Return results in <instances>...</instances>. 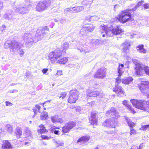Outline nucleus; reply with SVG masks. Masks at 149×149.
I'll use <instances>...</instances> for the list:
<instances>
[{"label": "nucleus", "instance_id": "nucleus-30", "mask_svg": "<svg viewBox=\"0 0 149 149\" xmlns=\"http://www.w3.org/2000/svg\"><path fill=\"white\" fill-rule=\"evenodd\" d=\"M144 2L143 1L139 2L134 7V8L131 9L132 11H134L136 10L137 8L142 5L143 3Z\"/></svg>", "mask_w": 149, "mask_h": 149}, {"label": "nucleus", "instance_id": "nucleus-21", "mask_svg": "<svg viewBox=\"0 0 149 149\" xmlns=\"http://www.w3.org/2000/svg\"><path fill=\"white\" fill-rule=\"evenodd\" d=\"M73 13H77L82 11L84 8L83 6H79L72 7Z\"/></svg>", "mask_w": 149, "mask_h": 149}, {"label": "nucleus", "instance_id": "nucleus-29", "mask_svg": "<svg viewBox=\"0 0 149 149\" xmlns=\"http://www.w3.org/2000/svg\"><path fill=\"white\" fill-rule=\"evenodd\" d=\"M116 109L115 108L111 107L110 110L106 111V114L107 115H109L111 113H116Z\"/></svg>", "mask_w": 149, "mask_h": 149}, {"label": "nucleus", "instance_id": "nucleus-42", "mask_svg": "<svg viewBox=\"0 0 149 149\" xmlns=\"http://www.w3.org/2000/svg\"><path fill=\"white\" fill-rule=\"evenodd\" d=\"M67 95V93L66 92H63L61 93L60 94V95L59 97V98L62 99H63Z\"/></svg>", "mask_w": 149, "mask_h": 149}, {"label": "nucleus", "instance_id": "nucleus-32", "mask_svg": "<svg viewBox=\"0 0 149 149\" xmlns=\"http://www.w3.org/2000/svg\"><path fill=\"white\" fill-rule=\"evenodd\" d=\"M127 124L130 129L133 128L136 125V124L131 121H127Z\"/></svg>", "mask_w": 149, "mask_h": 149}, {"label": "nucleus", "instance_id": "nucleus-40", "mask_svg": "<svg viewBox=\"0 0 149 149\" xmlns=\"http://www.w3.org/2000/svg\"><path fill=\"white\" fill-rule=\"evenodd\" d=\"M130 135H135L137 134V132L136 130L133 128L130 129Z\"/></svg>", "mask_w": 149, "mask_h": 149}, {"label": "nucleus", "instance_id": "nucleus-48", "mask_svg": "<svg viewBox=\"0 0 149 149\" xmlns=\"http://www.w3.org/2000/svg\"><path fill=\"white\" fill-rule=\"evenodd\" d=\"M143 6L145 9L149 8V3H146L143 4Z\"/></svg>", "mask_w": 149, "mask_h": 149}, {"label": "nucleus", "instance_id": "nucleus-37", "mask_svg": "<svg viewBox=\"0 0 149 149\" xmlns=\"http://www.w3.org/2000/svg\"><path fill=\"white\" fill-rule=\"evenodd\" d=\"M16 136L17 137H19L22 134V132L21 130L18 129H16L15 132Z\"/></svg>", "mask_w": 149, "mask_h": 149}, {"label": "nucleus", "instance_id": "nucleus-52", "mask_svg": "<svg viewBox=\"0 0 149 149\" xmlns=\"http://www.w3.org/2000/svg\"><path fill=\"white\" fill-rule=\"evenodd\" d=\"M57 74L58 75H61L62 74V70H59L57 71Z\"/></svg>", "mask_w": 149, "mask_h": 149}, {"label": "nucleus", "instance_id": "nucleus-13", "mask_svg": "<svg viewBox=\"0 0 149 149\" xmlns=\"http://www.w3.org/2000/svg\"><path fill=\"white\" fill-rule=\"evenodd\" d=\"M100 95V93L99 91L94 90H88L86 94L88 97H96L99 96Z\"/></svg>", "mask_w": 149, "mask_h": 149}, {"label": "nucleus", "instance_id": "nucleus-17", "mask_svg": "<svg viewBox=\"0 0 149 149\" xmlns=\"http://www.w3.org/2000/svg\"><path fill=\"white\" fill-rule=\"evenodd\" d=\"M133 80V78L131 76L124 77L122 79V83L125 84H128Z\"/></svg>", "mask_w": 149, "mask_h": 149}, {"label": "nucleus", "instance_id": "nucleus-56", "mask_svg": "<svg viewBox=\"0 0 149 149\" xmlns=\"http://www.w3.org/2000/svg\"><path fill=\"white\" fill-rule=\"evenodd\" d=\"M3 7V4L1 1H0V10L2 9Z\"/></svg>", "mask_w": 149, "mask_h": 149}, {"label": "nucleus", "instance_id": "nucleus-5", "mask_svg": "<svg viewBox=\"0 0 149 149\" xmlns=\"http://www.w3.org/2000/svg\"><path fill=\"white\" fill-rule=\"evenodd\" d=\"M137 87L142 93L146 94L147 98H149V82L142 81L138 84Z\"/></svg>", "mask_w": 149, "mask_h": 149}, {"label": "nucleus", "instance_id": "nucleus-7", "mask_svg": "<svg viewBox=\"0 0 149 149\" xmlns=\"http://www.w3.org/2000/svg\"><path fill=\"white\" fill-rule=\"evenodd\" d=\"M123 32V29H122L119 26H117L107 30L106 33L108 36L112 37L114 35L120 34Z\"/></svg>", "mask_w": 149, "mask_h": 149}, {"label": "nucleus", "instance_id": "nucleus-47", "mask_svg": "<svg viewBox=\"0 0 149 149\" xmlns=\"http://www.w3.org/2000/svg\"><path fill=\"white\" fill-rule=\"evenodd\" d=\"M128 102L127 101L125 100L123 101V104L126 107L129 105Z\"/></svg>", "mask_w": 149, "mask_h": 149}, {"label": "nucleus", "instance_id": "nucleus-41", "mask_svg": "<svg viewBox=\"0 0 149 149\" xmlns=\"http://www.w3.org/2000/svg\"><path fill=\"white\" fill-rule=\"evenodd\" d=\"M40 137L42 139L44 140H49L50 139H51L52 137L51 136H48L46 135L41 134Z\"/></svg>", "mask_w": 149, "mask_h": 149}, {"label": "nucleus", "instance_id": "nucleus-57", "mask_svg": "<svg viewBox=\"0 0 149 149\" xmlns=\"http://www.w3.org/2000/svg\"><path fill=\"white\" fill-rule=\"evenodd\" d=\"M33 111L34 113H35L34 115H36L37 114V110L36 109H33Z\"/></svg>", "mask_w": 149, "mask_h": 149}, {"label": "nucleus", "instance_id": "nucleus-49", "mask_svg": "<svg viewBox=\"0 0 149 149\" xmlns=\"http://www.w3.org/2000/svg\"><path fill=\"white\" fill-rule=\"evenodd\" d=\"M35 107L38 109L39 112H40V109L41 108L40 106L38 104H36L35 105Z\"/></svg>", "mask_w": 149, "mask_h": 149}, {"label": "nucleus", "instance_id": "nucleus-23", "mask_svg": "<svg viewBox=\"0 0 149 149\" xmlns=\"http://www.w3.org/2000/svg\"><path fill=\"white\" fill-rule=\"evenodd\" d=\"M19 45L18 42L16 40H13L11 41L10 47L12 49H14L15 47H18Z\"/></svg>", "mask_w": 149, "mask_h": 149}, {"label": "nucleus", "instance_id": "nucleus-28", "mask_svg": "<svg viewBox=\"0 0 149 149\" xmlns=\"http://www.w3.org/2000/svg\"><path fill=\"white\" fill-rule=\"evenodd\" d=\"M48 118V115L47 113L46 112H43V114H41L40 116V119L41 120H45L47 119Z\"/></svg>", "mask_w": 149, "mask_h": 149}, {"label": "nucleus", "instance_id": "nucleus-25", "mask_svg": "<svg viewBox=\"0 0 149 149\" xmlns=\"http://www.w3.org/2000/svg\"><path fill=\"white\" fill-rule=\"evenodd\" d=\"M98 118L97 113L92 112L91 113L90 116L88 118V120L98 119Z\"/></svg>", "mask_w": 149, "mask_h": 149}, {"label": "nucleus", "instance_id": "nucleus-14", "mask_svg": "<svg viewBox=\"0 0 149 149\" xmlns=\"http://www.w3.org/2000/svg\"><path fill=\"white\" fill-rule=\"evenodd\" d=\"M111 121L110 119H106L102 123V125L104 127H109V128L115 129L116 128V126L113 125H110Z\"/></svg>", "mask_w": 149, "mask_h": 149}, {"label": "nucleus", "instance_id": "nucleus-18", "mask_svg": "<svg viewBox=\"0 0 149 149\" xmlns=\"http://www.w3.org/2000/svg\"><path fill=\"white\" fill-rule=\"evenodd\" d=\"M90 139V137L89 136H82L79 138L77 142L81 143L82 142H85L88 141Z\"/></svg>", "mask_w": 149, "mask_h": 149}, {"label": "nucleus", "instance_id": "nucleus-53", "mask_svg": "<svg viewBox=\"0 0 149 149\" xmlns=\"http://www.w3.org/2000/svg\"><path fill=\"white\" fill-rule=\"evenodd\" d=\"M29 33H26L24 34V38L25 39H26L28 38V37L29 36Z\"/></svg>", "mask_w": 149, "mask_h": 149}, {"label": "nucleus", "instance_id": "nucleus-33", "mask_svg": "<svg viewBox=\"0 0 149 149\" xmlns=\"http://www.w3.org/2000/svg\"><path fill=\"white\" fill-rule=\"evenodd\" d=\"M70 129L65 125L62 127V132L63 133L65 134L68 133L70 132Z\"/></svg>", "mask_w": 149, "mask_h": 149}, {"label": "nucleus", "instance_id": "nucleus-36", "mask_svg": "<svg viewBox=\"0 0 149 149\" xmlns=\"http://www.w3.org/2000/svg\"><path fill=\"white\" fill-rule=\"evenodd\" d=\"M127 109L131 113L134 114L136 112L133 109L132 106L130 105H129L127 107Z\"/></svg>", "mask_w": 149, "mask_h": 149}, {"label": "nucleus", "instance_id": "nucleus-46", "mask_svg": "<svg viewBox=\"0 0 149 149\" xmlns=\"http://www.w3.org/2000/svg\"><path fill=\"white\" fill-rule=\"evenodd\" d=\"M130 149H141V145H140L139 147L136 146H133Z\"/></svg>", "mask_w": 149, "mask_h": 149}, {"label": "nucleus", "instance_id": "nucleus-4", "mask_svg": "<svg viewBox=\"0 0 149 149\" xmlns=\"http://www.w3.org/2000/svg\"><path fill=\"white\" fill-rule=\"evenodd\" d=\"M79 95V92L77 89L70 90L67 99L68 102L70 104L75 103L78 99Z\"/></svg>", "mask_w": 149, "mask_h": 149}, {"label": "nucleus", "instance_id": "nucleus-9", "mask_svg": "<svg viewBox=\"0 0 149 149\" xmlns=\"http://www.w3.org/2000/svg\"><path fill=\"white\" fill-rule=\"evenodd\" d=\"M135 74L138 76H142L144 74V69L142 65L140 63L136 62L134 68Z\"/></svg>", "mask_w": 149, "mask_h": 149}, {"label": "nucleus", "instance_id": "nucleus-15", "mask_svg": "<svg viewBox=\"0 0 149 149\" xmlns=\"http://www.w3.org/2000/svg\"><path fill=\"white\" fill-rule=\"evenodd\" d=\"M3 149H13V146L10 143L8 140L5 141L2 146Z\"/></svg>", "mask_w": 149, "mask_h": 149}, {"label": "nucleus", "instance_id": "nucleus-51", "mask_svg": "<svg viewBox=\"0 0 149 149\" xmlns=\"http://www.w3.org/2000/svg\"><path fill=\"white\" fill-rule=\"evenodd\" d=\"M24 52L23 49H21L20 51L19 55L20 56H22L24 54Z\"/></svg>", "mask_w": 149, "mask_h": 149}, {"label": "nucleus", "instance_id": "nucleus-10", "mask_svg": "<svg viewBox=\"0 0 149 149\" xmlns=\"http://www.w3.org/2000/svg\"><path fill=\"white\" fill-rule=\"evenodd\" d=\"M121 46L123 48L122 49V53L125 56H127L130 53V49L131 45L127 42H125L122 44Z\"/></svg>", "mask_w": 149, "mask_h": 149}, {"label": "nucleus", "instance_id": "nucleus-8", "mask_svg": "<svg viewBox=\"0 0 149 149\" xmlns=\"http://www.w3.org/2000/svg\"><path fill=\"white\" fill-rule=\"evenodd\" d=\"M107 69L101 68H98L94 74V77L97 79H103L107 74Z\"/></svg>", "mask_w": 149, "mask_h": 149}, {"label": "nucleus", "instance_id": "nucleus-34", "mask_svg": "<svg viewBox=\"0 0 149 149\" xmlns=\"http://www.w3.org/2000/svg\"><path fill=\"white\" fill-rule=\"evenodd\" d=\"M89 123L92 125L97 126L98 125L97 119L88 120Z\"/></svg>", "mask_w": 149, "mask_h": 149}, {"label": "nucleus", "instance_id": "nucleus-55", "mask_svg": "<svg viewBox=\"0 0 149 149\" xmlns=\"http://www.w3.org/2000/svg\"><path fill=\"white\" fill-rule=\"evenodd\" d=\"M6 106H10L12 105V103L11 102H9L8 101H6Z\"/></svg>", "mask_w": 149, "mask_h": 149}, {"label": "nucleus", "instance_id": "nucleus-39", "mask_svg": "<svg viewBox=\"0 0 149 149\" xmlns=\"http://www.w3.org/2000/svg\"><path fill=\"white\" fill-rule=\"evenodd\" d=\"M73 8H67L65 9L64 10V13L66 14L68 13H73Z\"/></svg>", "mask_w": 149, "mask_h": 149}, {"label": "nucleus", "instance_id": "nucleus-44", "mask_svg": "<svg viewBox=\"0 0 149 149\" xmlns=\"http://www.w3.org/2000/svg\"><path fill=\"white\" fill-rule=\"evenodd\" d=\"M58 118L56 116H54L51 118V120L53 123H56L57 122Z\"/></svg>", "mask_w": 149, "mask_h": 149}, {"label": "nucleus", "instance_id": "nucleus-31", "mask_svg": "<svg viewBox=\"0 0 149 149\" xmlns=\"http://www.w3.org/2000/svg\"><path fill=\"white\" fill-rule=\"evenodd\" d=\"M59 129V128H58L56 127L53 126L51 127V131L52 133L54 132V133L55 134L59 135V130H56L54 131V130Z\"/></svg>", "mask_w": 149, "mask_h": 149}, {"label": "nucleus", "instance_id": "nucleus-16", "mask_svg": "<svg viewBox=\"0 0 149 149\" xmlns=\"http://www.w3.org/2000/svg\"><path fill=\"white\" fill-rule=\"evenodd\" d=\"M39 128L37 130V131L38 133H39L41 134L48 132V130L46 128L45 126L42 124H41L39 126Z\"/></svg>", "mask_w": 149, "mask_h": 149}, {"label": "nucleus", "instance_id": "nucleus-27", "mask_svg": "<svg viewBox=\"0 0 149 149\" xmlns=\"http://www.w3.org/2000/svg\"><path fill=\"white\" fill-rule=\"evenodd\" d=\"M143 47V45H139L136 47V49L140 52L144 53L146 52V51L144 49Z\"/></svg>", "mask_w": 149, "mask_h": 149}, {"label": "nucleus", "instance_id": "nucleus-26", "mask_svg": "<svg viewBox=\"0 0 149 149\" xmlns=\"http://www.w3.org/2000/svg\"><path fill=\"white\" fill-rule=\"evenodd\" d=\"M122 75H120L119 74L118 75L117 77L115 79V85H118L121 82H122V79L121 77Z\"/></svg>", "mask_w": 149, "mask_h": 149}, {"label": "nucleus", "instance_id": "nucleus-59", "mask_svg": "<svg viewBox=\"0 0 149 149\" xmlns=\"http://www.w3.org/2000/svg\"><path fill=\"white\" fill-rule=\"evenodd\" d=\"M115 133V131H112V132H111V134H113V133Z\"/></svg>", "mask_w": 149, "mask_h": 149}, {"label": "nucleus", "instance_id": "nucleus-45", "mask_svg": "<svg viewBox=\"0 0 149 149\" xmlns=\"http://www.w3.org/2000/svg\"><path fill=\"white\" fill-rule=\"evenodd\" d=\"M7 131L8 132L10 133L12 132L13 131L12 127L11 126L9 125V126L7 127Z\"/></svg>", "mask_w": 149, "mask_h": 149}, {"label": "nucleus", "instance_id": "nucleus-2", "mask_svg": "<svg viewBox=\"0 0 149 149\" xmlns=\"http://www.w3.org/2000/svg\"><path fill=\"white\" fill-rule=\"evenodd\" d=\"M130 101L136 108L149 113V100L132 99Z\"/></svg>", "mask_w": 149, "mask_h": 149}, {"label": "nucleus", "instance_id": "nucleus-6", "mask_svg": "<svg viewBox=\"0 0 149 149\" xmlns=\"http://www.w3.org/2000/svg\"><path fill=\"white\" fill-rule=\"evenodd\" d=\"M51 4V2L50 0L40 1L36 6V10L38 12L43 11L50 7Z\"/></svg>", "mask_w": 149, "mask_h": 149}, {"label": "nucleus", "instance_id": "nucleus-11", "mask_svg": "<svg viewBox=\"0 0 149 149\" xmlns=\"http://www.w3.org/2000/svg\"><path fill=\"white\" fill-rule=\"evenodd\" d=\"M95 29V26L91 24H87L84 25L81 29V32L86 33L92 32Z\"/></svg>", "mask_w": 149, "mask_h": 149}, {"label": "nucleus", "instance_id": "nucleus-43", "mask_svg": "<svg viewBox=\"0 0 149 149\" xmlns=\"http://www.w3.org/2000/svg\"><path fill=\"white\" fill-rule=\"evenodd\" d=\"M143 69L146 73L149 76V67L147 66H145Z\"/></svg>", "mask_w": 149, "mask_h": 149}, {"label": "nucleus", "instance_id": "nucleus-60", "mask_svg": "<svg viewBox=\"0 0 149 149\" xmlns=\"http://www.w3.org/2000/svg\"><path fill=\"white\" fill-rule=\"evenodd\" d=\"M95 149H99V148L98 147H96L95 148Z\"/></svg>", "mask_w": 149, "mask_h": 149}, {"label": "nucleus", "instance_id": "nucleus-35", "mask_svg": "<svg viewBox=\"0 0 149 149\" xmlns=\"http://www.w3.org/2000/svg\"><path fill=\"white\" fill-rule=\"evenodd\" d=\"M148 129L149 130V125H142L141 126V128L139 129L140 130L144 131H146Z\"/></svg>", "mask_w": 149, "mask_h": 149}, {"label": "nucleus", "instance_id": "nucleus-58", "mask_svg": "<svg viewBox=\"0 0 149 149\" xmlns=\"http://www.w3.org/2000/svg\"><path fill=\"white\" fill-rule=\"evenodd\" d=\"M2 79H3V78H2L1 75H0V82L1 81V80Z\"/></svg>", "mask_w": 149, "mask_h": 149}, {"label": "nucleus", "instance_id": "nucleus-19", "mask_svg": "<svg viewBox=\"0 0 149 149\" xmlns=\"http://www.w3.org/2000/svg\"><path fill=\"white\" fill-rule=\"evenodd\" d=\"M17 11H19V13L23 14H26L27 13L28 11V6H25L24 7H20L19 8H17Z\"/></svg>", "mask_w": 149, "mask_h": 149}, {"label": "nucleus", "instance_id": "nucleus-20", "mask_svg": "<svg viewBox=\"0 0 149 149\" xmlns=\"http://www.w3.org/2000/svg\"><path fill=\"white\" fill-rule=\"evenodd\" d=\"M65 125L70 130L76 127L77 124L75 121H71L66 123Z\"/></svg>", "mask_w": 149, "mask_h": 149}, {"label": "nucleus", "instance_id": "nucleus-1", "mask_svg": "<svg viewBox=\"0 0 149 149\" xmlns=\"http://www.w3.org/2000/svg\"><path fill=\"white\" fill-rule=\"evenodd\" d=\"M69 48V44L68 42L63 43L61 47L58 48L54 51L50 52L48 55V58L52 63L56 62L58 64L63 65L68 61V58L63 56L67 53L66 50Z\"/></svg>", "mask_w": 149, "mask_h": 149}, {"label": "nucleus", "instance_id": "nucleus-22", "mask_svg": "<svg viewBox=\"0 0 149 149\" xmlns=\"http://www.w3.org/2000/svg\"><path fill=\"white\" fill-rule=\"evenodd\" d=\"M124 67V65L123 64H119L118 65L117 71L118 74L122 75L124 72V71H123Z\"/></svg>", "mask_w": 149, "mask_h": 149}, {"label": "nucleus", "instance_id": "nucleus-3", "mask_svg": "<svg viewBox=\"0 0 149 149\" xmlns=\"http://www.w3.org/2000/svg\"><path fill=\"white\" fill-rule=\"evenodd\" d=\"M131 10L127 9L122 10L118 14L117 17H115L116 20L122 24H125L131 20L132 18V16L129 11Z\"/></svg>", "mask_w": 149, "mask_h": 149}, {"label": "nucleus", "instance_id": "nucleus-24", "mask_svg": "<svg viewBox=\"0 0 149 149\" xmlns=\"http://www.w3.org/2000/svg\"><path fill=\"white\" fill-rule=\"evenodd\" d=\"M50 101V100H48L42 104L44 110H46L49 108L51 105Z\"/></svg>", "mask_w": 149, "mask_h": 149}, {"label": "nucleus", "instance_id": "nucleus-38", "mask_svg": "<svg viewBox=\"0 0 149 149\" xmlns=\"http://www.w3.org/2000/svg\"><path fill=\"white\" fill-rule=\"evenodd\" d=\"M46 30L48 31H49V29L47 26H45L40 31L42 34H46V33L45 32V31Z\"/></svg>", "mask_w": 149, "mask_h": 149}, {"label": "nucleus", "instance_id": "nucleus-50", "mask_svg": "<svg viewBox=\"0 0 149 149\" xmlns=\"http://www.w3.org/2000/svg\"><path fill=\"white\" fill-rule=\"evenodd\" d=\"M63 122V120L61 118H57V123H62Z\"/></svg>", "mask_w": 149, "mask_h": 149}, {"label": "nucleus", "instance_id": "nucleus-61", "mask_svg": "<svg viewBox=\"0 0 149 149\" xmlns=\"http://www.w3.org/2000/svg\"><path fill=\"white\" fill-rule=\"evenodd\" d=\"M105 35L104 34L102 36L103 37H105Z\"/></svg>", "mask_w": 149, "mask_h": 149}, {"label": "nucleus", "instance_id": "nucleus-54", "mask_svg": "<svg viewBox=\"0 0 149 149\" xmlns=\"http://www.w3.org/2000/svg\"><path fill=\"white\" fill-rule=\"evenodd\" d=\"M48 69L44 68V69H43L42 70V72L44 74H45L48 71Z\"/></svg>", "mask_w": 149, "mask_h": 149}, {"label": "nucleus", "instance_id": "nucleus-12", "mask_svg": "<svg viewBox=\"0 0 149 149\" xmlns=\"http://www.w3.org/2000/svg\"><path fill=\"white\" fill-rule=\"evenodd\" d=\"M113 91L118 95H124L125 93V92L122 87L118 85H115V87L113 88Z\"/></svg>", "mask_w": 149, "mask_h": 149}]
</instances>
